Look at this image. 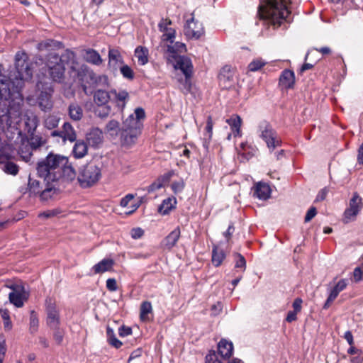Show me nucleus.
I'll return each instance as SVG.
<instances>
[{
  "label": "nucleus",
  "mask_w": 363,
  "mask_h": 363,
  "mask_svg": "<svg viewBox=\"0 0 363 363\" xmlns=\"http://www.w3.org/2000/svg\"><path fill=\"white\" fill-rule=\"evenodd\" d=\"M65 63L69 66L72 72H74V77H77L82 82L85 79H90L98 84H108V79L106 75L97 76L86 65L79 67L75 53L70 50H66L61 57L52 53L48 56L46 65L52 81L58 83H62L64 81Z\"/></svg>",
  "instance_id": "nucleus-1"
},
{
  "label": "nucleus",
  "mask_w": 363,
  "mask_h": 363,
  "mask_svg": "<svg viewBox=\"0 0 363 363\" xmlns=\"http://www.w3.org/2000/svg\"><path fill=\"white\" fill-rule=\"evenodd\" d=\"M288 0H267L258 9L260 18L267 20L274 26H279L289 16Z\"/></svg>",
  "instance_id": "nucleus-2"
},
{
  "label": "nucleus",
  "mask_w": 363,
  "mask_h": 363,
  "mask_svg": "<svg viewBox=\"0 0 363 363\" xmlns=\"http://www.w3.org/2000/svg\"><path fill=\"white\" fill-rule=\"evenodd\" d=\"M145 117L144 109L138 107L135 109L134 114H130L123 122L121 135L124 145L129 146L135 143L143 126L140 120Z\"/></svg>",
  "instance_id": "nucleus-3"
},
{
  "label": "nucleus",
  "mask_w": 363,
  "mask_h": 363,
  "mask_svg": "<svg viewBox=\"0 0 363 363\" xmlns=\"http://www.w3.org/2000/svg\"><path fill=\"white\" fill-rule=\"evenodd\" d=\"M68 158L60 155L50 153L45 159L38 163L37 172L40 177L48 180L57 179V173L67 164Z\"/></svg>",
  "instance_id": "nucleus-4"
},
{
  "label": "nucleus",
  "mask_w": 363,
  "mask_h": 363,
  "mask_svg": "<svg viewBox=\"0 0 363 363\" xmlns=\"http://www.w3.org/2000/svg\"><path fill=\"white\" fill-rule=\"evenodd\" d=\"M101 175V168L95 162H90L79 169L77 181L82 188H90L99 182Z\"/></svg>",
  "instance_id": "nucleus-5"
},
{
  "label": "nucleus",
  "mask_w": 363,
  "mask_h": 363,
  "mask_svg": "<svg viewBox=\"0 0 363 363\" xmlns=\"http://www.w3.org/2000/svg\"><path fill=\"white\" fill-rule=\"evenodd\" d=\"M93 99L97 106L102 107L101 109L96 111L97 116L100 118H107L111 111V106L108 105L111 99V90L107 91L100 89H97L93 94Z\"/></svg>",
  "instance_id": "nucleus-6"
},
{
  "label": "nucleus",
  "mask_w": 363,
  "mask_h": 363,
  "mask_svg": "<svg viewBox=\"0 0 363 363\" xmlns=\"http://www.w3.org/2000/svg\"><path fill=\"white\" fill-rule=\"evenodd\" d=\"M21 108L19 104L10 106L6 111L0 113V132H4L6 128H11L21 120Z\"/></svg>",
  "instance_id": "nucleus-7"
},
{
  "label": "nucleus",
  "mask_w": 363,
  "mask_h": 363,
  "mask_svg": "<svg viewBox=\"0 0 363 363\" xmlns=\"http://www.w3.org/2000/svg\"><path fill=\"white\" fill-rule=\"evenodd\" d=\"M363 208V201L362 197L355 192L349 201L348 207L343 213V222L347 223L355 220L357 215Z\"/></svg>",
  "instance_id": "nucleus-8"
},
{
  "label": "nucleus",
  "mask_w": 363,
  "mask_h": 363,
  "mask_svg": "<svg viewBox=\"0 0 363 363\" xmlns=\"http://www.w3.org/2000/svg\"><path fill=\"white\" fill-rule=\"evenodd\" d=\"M186 18V23L184 25V34L189 39L198 40L204 34V28L203 24L195 20L192 14L190 17Z\"/></svg>",
  "instance_id": "nucleus-9"
},
{
  "label": "nucleus",
  "mask_w": 363,
  "mask_h": 363,
  "mask_svg": "<svg viewBox=\"0 0 363 363\" xmlns=\"http://www.w3.org/2000/svg\"><path fill=\"white\" fill-rule=\"evenodd\" d=\"M260 137L266 142L267 147L273 150L281 145V141L272 126L267 122L259 125Z\"/></svg>",
  "instance_id": "nucleus-10"
},
{
  "label": "nucleus",
  "mask_w": 363,
  "mask_h": 363,
  "mask_svg": "<svg viewBox=\"0 0 363 363\" xmlns=\"http://www.w3.org/2000/svg\"><path fill=\"white\" fill-rule=\"evenodd\" d=\"M38 89H41L40 94L38 98V102L39 107L43 111H48L52 109L53 106V102L52 100V96L54 92V89L51 85H42L38 84Z\"/></svg>",
  "instance_id": "nucleus-11"
},
{
  "label": "nucleus",
  "mask_w": 363,
  "mask_h": 363,
  "mask_svg": "<svg viewBox=\"0 0 363 363\" xmlns=\"http://www.w3.org/2000/svg\"><path fill=\"white\" fill-rule=\"evenodd\" d=\"M47 325L52 329L56 330L60 324V313L56 304L51 298L46 300Z\"/></svg>",
  "instance_id": "nucleus-12"
},
{
  "label": "nucleus",
  "mask_w": 363,
  "mask_h": 363,
  "mask_svg": "<svg viewBox=\"0 0 363 363\" xmlns=\"http://www.w3.org/2000/svg\"><path fill=\"white\" fill-rule=\"evenodd\" d=\"M52 137H60L63 143L69 141L75 142L77 138V132L69 122H65L60 130H54L51 133Z\"/></svg>",
  "instance_id": "nucleus-13"
},
{
  "label": "nucleus",
  "mask_w": 363,
  "mask_h": 363,
  "mask_svg": "<svg viewBox=\"0 0 363 363\" xmlns=\"http://www.w3.org/2000/svg\"><path fill=\"white\" fill-rule=\"evenodd\" d=\"M12 291L9 294V301L17 308H21L23 306L24 301L27 298L26 293L23 286L16 285L10 287Z\"/></svg>",
  "instance_id": "nucleus-14"
},
{
  "label": "nucleus",
  "mask_w": 363,
  "mask_h": 363,
  "mask_svg": "<svg viewBox=\"0 0 363 363\" xmlns=\"http://www.w3.org/2000/svg\"><path fill=\"white\" fill-rule=\"evenodd\" d=\"M173 59L176 60L174 65L176 69H180L184 76L191 77L193 66L189 58L184 56H179Z\"/></svg>",
  "instance_id": "nucleus-15"
},
{
  "label": "nucleus",
  "mask_w": 363,
  "mask_h": 363,
  "mask_svg": "<svg viewBox=\"0 0 363 363\" xmlns=\"http://www.w3.org/2000/svg\"><path fill=\"white\" fill-rule=\"evenodd\" d=\"M143 198L138 200H134V195L129 194L123 197L121 201V206L123 208H128L129 210L126 212L127 214H130L135 212L141 205Z\"/></svg>",
  "instance_id": "nucleus-16"
},
{
  "label": "nucleus",
  "mask_w": 363,
  "mask_h": 363,
  "mask_svg": "<svg viewBox=\"0 0 363 363\" xmlns=\"http://www.w3.org/2000/svg\"><path fill=\"white\" fill-rule=\"evenodd\" d=\"M128 97L129 94L125 90H120L118 91L116 89L111 90V101L116 104V106L121 111L125 108Z\"/></svg>",
  "instance_id": "nucleus-17"
},
{
  "label": "nucleus",
  "mask_w": 363,
  "mask_h": 363,
  "mask_svg": "<svg viewBox=\"0 0 363 363\" xmlns=\"http://www.w3.org/2000/svg\"><path fill=\"white\" fill-rule=\"evenodd\" d=\"M25 126L28 133L33 135L38 125L39 120L35 113L33 111H27L24 115Z\"/></svg>",
  "instance_id": "nucleus-18"
},
{
  "label": "nucleus",
  "mask_w": 363,
  "mask_h": 363,
  "mask_svg": "<svg viewBox=\"0 0 363 363\" xmlns=\"http://www.w3.org/2000/svg\"><path fill=\"white\" fill-rule=\"evenodd\" d=\"M279 84L282 89H289L293 88L295 84L294 72L289 69H284L279 77Z\"/></svg>",
  "instance_id": "nucleus-19"
},
{
  "label": "nucleus",
  "mask_w": 363,
  "mask_h": 363,
  "mask_svg": "<svg viewBox=\"0 0 363 363\" xmlns=\"http://www.w3.org/2000/svg\"><path fill=\"white\" fill-rule=\"evenodd\" d=\"M272 193L270 186L264 182H258L255 186L254 196L260 200L268 199Z\"/></svg>",
  "instance_id": "nucleus-20"
},
{
  "label": "nucleus",
  "mask_w": 363,
  "mask_h": 363,
  "mask_svg": "<svg viewBox=\"0 0 363 363\" xmlns=\"http://www.w3.org/2000/svg\"><path fill=\"white\" fill-rule=\"evenodd\" d=\"M181 235L180 228L179 227L174 228L169 233L162 241L164 247L167 250H171L174 247L179 240Z\"/></svg>",
  "instance_id": "nucleus-21"
},
{
  "label": "nucleus",
  "mask_w": 363,
  "mask_h": 363,
  "mask_svg": "<svg viewBox=\"0 0 363 363\" xmlns=\"http://www.w3.org/2000/svg\"><path fill=\"white\" fill-rule=\"evenodd\" d=\"M114 265V260L111 258L103 259L97 264H94L92 270L94 274H102L106 272H110L113 269Z\"/></svg>",
  "instance_id": "nucleus-22"
},
{
  "label": "nucleus",
  "mask_w": 363,
  "mask_h": 363,
  "mask_svg": "<svg viewBox=\"0 0 363 363\" xmlns=\"http://www.w3.org/2000/svg\"><path fill=\"white\" fill-rule=\"evenodd\" d=\"M83 58L86 62L96 66L101 65L103 62V60L99 53L96 50L91 48L84 50Z\"/></svg>",
  "instance_id": "nucleus-23"
},
{
  "label": "nucleus",
  "mask_w": 363,
  "mask_h": 363,
  "mask_svg": "<svg viewBox=\"0 0 363 363\" xmlns=\"http://www.w3.org/2000/svg\"><path fill=\"white\" fill-rule=\"evenodd\" d=\"M123 63V60L120 52L116 49H110L108 50V67L117 69Z\"/></svg>",
  "instance_id": "nucleus-24"
},
{
  "label": "nucleus",
  "mask_w": 363,
  "mask_h": 363,
  "mask_svg": "<svg viewBox=\"0 0 363 363\" xmlns=\"http://www.w3.org/2000/svg\"><path fill=\"white\" fill-rule=\"evenodd\" d=\"M167 47L168 60H170L171 58H177L179 53L184 52L186 50L185 44L181 42H176L174 45L167 44Z\"/></svg>",
  "instance_id": "nucleus-25"
},
{
  "label": "nucleus",
  "mask_w": 363,
  "mask_h": 363,
  "mask_svg": "<svg viewBox=\"0 0 363 363\" xmlns=\"http://www.w3.org/2000/svg\"><path fill=\"white\" fill-rule=\"evenodd\" d=\"M226 123L230 125L234 137L241 136L242 119L238 115H233L230 118L226 119Z\"/></svg>",
  "instance_id": "nucleus-26"
},
{
  "label": "nucleus",
  "mask_w": 363,
  "mask_h": 363,
  "mask_svg": "<svg viewBox=\"0 0 363 363\" xmlns=\"http://www.w3.org/2000/svg\"><path fill=\"white\" fill-rule=\"evenodd\" d=\"M218 351L223 358L231 357L233 351V345L232 342L225 339H222L218 344Z\"/></svg>",
  "instance_id": "nucleus-27"
},
{
  "label": "nucleus",
  "mask_w": 363,
  "mask_h": 363,
  "mask_svg": "<svg viewBox=\"0 0 363 363\" xmlns=\"http://www.w3.org/2000/svg\"><path fill=\"white\" fill-rule=\"evenodd\" d=\"M88 152V146L83 140H77L72 149V154L74 158L81 159L84 157Z\"/></svg>",
  "instance_id": "nucleus-28"
},
{
  "label": "nucleus",
  "mask_w": 363,
  "mask_h": 363,
  "mask_svg": "<svg viewBox=\"0 0 363 363\" xmlns=\"http://www.w3.org/2000/svg\"><path fill=\"white\" fill-rule=\"evenodd\" d=\"M67 111L70 119L73 121H79L83 118V109L77 103H71Z\"/></svg>",
  "instance_id": "nucleus-29"
},
{
  "label": "nucleus",
  "mask_w": 363,
  "mask_h": 363,
  "mask_svg": "<svg viewBox=\"0 0 363 363\" xmlns=\"http://www.w3.org/2000/svg\"><path fill=\"white\" fill-rule=\"evenodd\" d=\"M135 57L140 65H145L149 61V50L143 46H138L135 50Z\"/></svg>",
  "instance_id": "nucleus-30"
},
{
  "label": "nucleus",
  "mask_w": 363,
  "mask_h": 363,
  "mask_svg": "<svg viewBox=\"0 0 363 363\" xmlns=\"http://www.w3.org/2000/svg\"><path fill=\"white\" fill-rule=\"evenodd\" d=\"M177 204V199L174 197H169L164 199L159 206L158 211L162 215H167L174 209Z\"/></svg>",
  "instance_id": "nucleus-31"
},
{
  "label": "nucleus",
  "mask_w": 363,
  "mask_h": 363,
  "mask_svg": "<svg viewBox=\"0 0 363 363\" xmlns=\"http://www.w3.org/2000/svg\"><path fill=\"white\" fill-rule=\"evenodd\" d=\"M348 281L346 279H340L335 286L330 290L329 301H335L338 294L346 289Z\"/></svg>",
  "instance_id": "nucleus-32"
},
{
  "label": "nucleus",
  "mask_w": 363,
  "mask_h": 363,
  "mask_svg": "<svg viewBox=\"0 0 363 363\" xmlns=\"http://www.w3.org/2000/svg\"><path fill=\"white\" fill-rule=\"evenodd\" d=\"M86 139L90 145L96 146L103 140L102 131L99 128H93L87 134Z\"/></svg>",
  "instance_id": "nucleus-33"
},
{
  "label": "nucleus",
  "mask_w": 363,
  "mask_h": 363,
  "mask_svg": "<svg viewBox=\"0 0 363 363\" xmlns=\"http://www.w3.org/2000/svg\"><path fill=\"white\" fill-rule=\"evenodd\" d=\"M225 258V254L223 249L218 246H213L212 250V263L215 267H219L224 259Z\"/></svg>",
  "instance_id": "nucleus-34"
},
{
  "label": "nucleus",
  "mask_w": 363,
  "mask_h": 363,
  "mask_svg": "<svg viewBox=\"0 0 363 363\" xmlns=\"http://www.w3.org/2000/svg\"><path fill=\"white\" fill-rule=\"evenodd\" d=\"M104 132L112 138H116L120 132V123L116 120L109 121L105 126Z\"/></svg>",
  "instance_id": "nucleus-35"
},
{
  "label": "nucleus",
  "mask_w": 363,
  "mask_h": 363,
  "mask_svg": "<svg viewBox=\"0 0 363 363\" xmlns=\"http://www.w3.org/2000/svg\"><path fill=\"white\" fill-rule=\"evenodd\" d=\"M179 89L184 94H193V84L191 77L184 76V79H178Z\"/></svg>",
  "instance_id": "nucleus-36"
},
{
  "label": "nucleus",
  "mask_w": 363,
  "mask_h": 363,
  "mask_svg": "<svg viewBox=\"0 0 363 363\" xmlns=\"http://www.w3.org/2000/svg\"><path fill=\"white\" fill-rule=\"evenodd\" d=\"M28 331L31 335H35L39 329V318L35 311L30 312Z\"/></svg>",
  "instance_id": "nucleus-37"
},
{
  "label": "nucleus",
  "mask_w": 363,
  "mask_h": 363,
  "mask_svg": "<svg viewBox=\"0 0 363 363\" xmlns=\"http://www.w3.org/2000/svg\"><path fill=\"white\" fill-rule=\"evenodd\" d=\"M152 306L150 301H143L140 306V318L142 321L146 322L150 320L148 315L152 313Z\"/></svg>",
  "instance_id": "nucleus-38"
},
{
  "label": "nucleus",
  "mask_w": 363,
  "mask_h": 363,
  "mask_svg": "<svg viewBox=\"0 0 363 363\" xmlns=\"http://www.w3.org/2000/svg\"><path fill=\"white\" fill-rule=\"evenodd\" d=\"M60 121V116L55 114H50L45 118L43 124L47 129L52 130L58 126Z\"/></svg>",
  "instance_id": "nucleus-39"
},
{
  "label": "nucleus",
  "mask_w": 363,
  "mask_h": 363,
  "mask_svg": "<svg viewBox=\"0 0 363 363\" xmlns=\"http://www.w3.org/2000/svg\"><path fill=\"white\" fill-rule=\"evenodd\" d=\"M61 170L62 177L67 180L72 181L76 177H77L75 169L68 162L62 167Z\"/></svg>",
  "instance_id": "nucleus-40"
},
{
  "label": "nucleus",
  "mask_w": 363,
  "mask_h": 363,
  "mask_svg": "<svg viewBox=\"0 0 363 363\" xmlns=\"http://www.w3.org/2000/svg\"><path fill=\"white\" fill-rule=\"evenodd\" d=\"M106 335L107 340L111 346L116 348H119L121 347L122 342L117 339V337L115 335L113 330L109 326H107L106 328Z\"/></svg>",
  "instance_id": "nucleus-41"
},
{
  "label": "nucleus",
  "mask_w": 363,
  "mask_h": 363,
  "mask_svg": "<svg viewBox=\"0 0 363 363\" xmlns=\"http://www.w3.org/2000/svg\"><path fill=\"white\" fill-rule=\"evenodd\" d=\"M2 169L7 174L16 176L19 172V167L11 161H7L4 162Z\"/></svg>",
  "instance_id": "nucleus-42"
},
{
  "label": "nucleus",
  "mask_w": 363,
  "mask_h": 363,
  "mask_svg": "<svg viewBox=\"0 0 363 363\" xmlns=\"http://www.w3.org/2000/svg\"><path fill=\"white\" fill-rule=\"evenodd\" d=\"M267 62L262 58H256L254 59L247 66V69L250 72H257L261 69L265 65Z\"/></svg>",
  "instance_id": "nucleus-43"
},
{
  "label": "nucleus",
  "mask_w": 363,
  "mask_h": 363,
  "mask_svg": "<svg viewBox=\"0 0 363 363\" xmlns=\"http://www.w3.org/2000/svg\"><path fill=\"white\" fill-rule=\"evenodd\" d=\"M176 36V31L175 30L172 28L171 29H169V30H166V32L163 33L161 40L162 43L167 44H173L174 42Z\"/></svg>",
  "instance_id": "nucleus-44"
},
{
  "label": "nucleus",
  "mask_w": 363,
  "mask_h": 363,
  "mask_svg": "<svg viewBox=\"0 0 363 363\" xmlns=\"http://www.w3.org/2000/svg\"><path fill=\"white\" fill-rule=\"evenodd\" d=\"M0 313L4 320V327L6 330H11L12 328V323L10 320L9 313L6 309H0Z\"/></svg>",
  "instance_id": "nucleus-45"
},
{
  "label": "nucleus",
  "mask_w": 363,
  "mask_h": 363,
  "mask_svg": "<svg viewBox=\"0 0 363 363\" xmlns=\"http://www.w3.org/2000/svg\"><path fill=\"white\" fill-rule=\"evenodd\" d=\"M28 189L29 191L34 194H40V183L36 179H31L29 177L28 180Z\"/></svg>",
  "instance_id": "nucleus-46"
},
{
  "label": "nucleus",
  "mask_w": 363,
  "mask_h": 363,
  "mask_svg": "<svg viewBox=\"0 0 363 363\" xmlns=\"http://www.w3.org/2000/svg\"><path fill=\"white\" fill-rule=\"evenodd\" d=\"M185 187V182L182 179L178 181H174L171 184V189L175 194H178L182 192Z\"/></svg>",
  "instance_id": "nucleus-47"
},
{
  "label": "nucleus",
  "mask_w": 363,
  "mask_h": 363,
  "mask_svg": "<svg viewBox=\"0 0 363 363\" xmlns=\"http://www.w3.org/2000/svg\"><path fill=\"white\" fill-rule=\"evenodd\" d=\"M45 140L42 137L36 135L34 133L30 135V144L34 148H38L45 144Z\"/></svg>",
  "instance_id": "nucleus-48"
},
{
  "label": "nucleus",
  "mask_w": 363,
  "mask_h": 363,
  "mask_svg": "<svg viewBox=\"0 0 363 363\" xmlns=\"http://www.w3.org/2000/svg\"><path fill=\"white\" fill-rule=\"evenodd\" d=\"M234 257H235V267L240 268L242 272H244L246 268V261H245V257L239 253H235L234 255Z\"/></svg>",
  "instance_id": "nucleus-49"
},
{
  "label": "nucleus",
  "mask_w": 363,
  "mask_h": 363,
  "mask_svg": "<svg viewBox=\"0 0 363 363\" xmlns=\"http://www.w3.org/2000/svg\"><path fill=\"white\" fill-rule=\"evenodd\" d=\"M121 73L124 78L133 79L134 78V72L130 67L127 65H123L120 68Z\"/></svg>",
  "instance_id": "nucleus-50"
},
{
  "label": "nucleus",
  "mask_w": 363,
  "mask_h": 363,
  "mask_svg": "<svg viewBox=\"0 0 363 363\" xmlns=\"http://www.w3.org/2000/svg\"><path fill=\"white\" fill-rule=\"evenodd\" d=\"M56 193V189L54 188H46L40 192V199L43 201H46L51 198Z\"/></svg>",
  "instance_id": "nucleus-51"
},
{
  "label": "nucleus",
  "mask_w": 363,
  "mask_h": 363,
  "mask_svg": "<svg viewBox=\"0 0 363 363\" xmlns=\"http://www.w3.org/2000/svg\"><path fill=\"white\" fill-rule=\"evenodd\" d=\"M6 352V339L3 335H0V363H3Z\"/></svg>",
  "instance_id": "nucleus-52"
},
{
  "label": "nucleus",
  "mask_w": 363,
  "mask_h": 363,
  "mask_svg": "<svg viewBox=\"0 0 363 363\" xmlns=\"http://www.w3.org/2000/svg\"><path fill=\"white\" fill-rule=\"evenodd\" d=\"M213 123L212 121V117L211 116H208L207 118L206 121V136L208 140L211 139L212 135H213Z\"/></svg>",
  "instance_id": "nucleus-53"
},
{
  "label": "nucleus",
  "mask_w": 363,
  "mask_h": 363,
  "mask_svg": "<svg viewBox=\"0 0 363 363\" xmlns=\"http://www.w3.org/2000/svg\"><path fill=\"white\" fill-rule=\"evenodd\" d=\"M171 23H172V21L167 18L162 19L158 24V27H159L160 32H162L163 33L166 32V30H169V29H171L172 27H169Z\"/></svg>",
  "instance_id": "nucleus-54"
},
{
  "label": "nucleus",
  "mask_w": 363,
  "mask_h": 363,
  "mask_svg": "<svg viewBox=\"0 0 363 363\" xmlns=\"http://www.w3.org/2000/svg\"><path fill=\"white\" fill-rule=\"evenodd\" d=\"M60 212L59 209H51L39 213L38 216L40 218H48L58 215Z\"/></svg>",
  "instance_id": "nucleus-55"
},
{
  "label": "nucleus",
  "mask_w": 363,
  "mask_h": 363,
  "mask_svg": "<svg viewBox=\"0 0 363 363\" xmlns=\"http://www.w3.org/2000/svg\"><path fill=\"white\" fill-rule=\"evenodd\" d=\"M353 279L355 282L363 280V269L358 267L353 271Z\"/></svg>",
  "instance_id": "nucleus-56"
},
{
  "label": "nucleus",
  "mask_w": 363,
  "mask_h": 363,
  "mask_svg": "<svg viewBox=\"0 0 363 363\" xmlns=\"http://www.w3.org/2000/svg\"><path fill=\"white\" fill-rule=\"evenodd\" d=\"M174 171H169L163 175L160 176L157 179L161 182L163 186H164L166 184H167L171 178L174 176Z\"/></svg>",
  "instance_id": "nucleus-57"
},
{
  "label": "nucleus",
  "mask_w": 363,
  "mask_h": 363,
  "mask_svg": "<svg viewBox=\"0 0 363 363\" xmlns=\"http://www.w3.org/2000/svg\"><path fill=\"white\" fill-rule=\"evenodd\" d=\"M163 186H164L162 185L161 182L158 179H157L153 183H152L150 186H147V191L149 193H151L161 189Z\"/></svg>",
  "instance_id": "nucleus-58"
},
{
  "label": "nucleus",
  "mask_w": 363,
  "mask_h": 363,
  "mask_svg": "<svg viewBox=\"0 0 363 363\" xmlns=\"http://www.w3.org/2000/svg\"><path fill=\"white\" fill-rule=\"evenodd\" d=\"M206 363H221L215 352H209L206 357Z\"/></svg>",
  "instance_id": "nucleus-59"
},
{
  "label": "nucleus",
  "mask_w": 363,
  "mask_h": 363,
  "mask_svg": "<svg viewBox=\"0 0 363 363\" xmlns=\"http://www.w3.org/2000/svg\"><path fill=\"white\" fill-rule=\"evenodd\" d=\"M144 234V230L140 228H135L131 230L130 235L133 239H139Z\"/></svg>",
  "instance_id": "nucleus-60"
},
{
  "label": "nucleus",
  "mask_w": 363,
  "mask_h": 363,
  "mask_svg": "<svg viewBox=\"0 0 363 363\" xmlns=\"http://www.w3.org/2000/svg\"><path fill=\"white\" fill-rule=\"evenodd\" d=\"M106 288L111 291H116L117 290V283L115 279H108L106 280Z\"/></svg>",
  "instance_id": "nucleus-61"
},
{
  "label": "nucleus",
  "mask_w": 363,
  "mask_h": 363,
  "mask_svg": "<svg viewBox=\"0 0 363 363\" xmlns=\"http://www.w3.org/2000/svg\"><path fill=\"white\" fill-rule=\"evenodd\" d=\"M316 213L317 211L315 207L310 208L305 216V222L307 223L311 220L315 216Z\"/></svg>",
  "instance_id": "nucleus-62"
},
{
  "label": "nucleus",
  "mask_w": 363,
  "mask_h": 363,
  "mask_svg": "<svg viewBox=\"0 0 363 363\" xmlns=\"http://www.w3.org/2000/svg\"><path fill=\"white\" fill-rule=\"evenodd\" d=\"M132 333V329L130 327L121 326L118 329V334L121 337H125Z\"/></svg>",
  "instance_id": "nucleus-63"
},
{
  "label": "nucleus",
  "mask_w": 363,
  "mask_h": 363,
  "mask_svg": "<svg viewBox=\"0 0 363 363\" xmlns=\"http://www.w3.org/2000/svg\"><path fill=\"white\" fill-rule=\"evenodd\" d=\"M256 148L252 145L250 146H248V147H247V150H246V153L245 155H242V156L246 159V160H249L251 157H252L255 152H256Z\"/></svg>",
  "instance_id": "nucleus-64"
}]
</instances>
